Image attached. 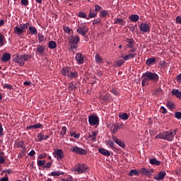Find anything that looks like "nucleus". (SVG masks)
Here are the masks:
<instances>
[{"mask_svg": "<svg viewBox=\"0 0 181 181\" xmlns=\"http://www.w3.org/2000/svg\"><path fill=\"white\" fill-rule=\"evenodd\" d=\"M46 156H47V155H46V153L40 154L38 156V159H45V158H46Z\"/></svg>", "mask_w": 181, "mask_h": 181, "instance_id": "338daca9", "label": "nucleus"}, {"mask_svg": "<svg viewBox=\"0 0 181 181\" xmlns=\"http://www.w3.org/2000/svg\"><path fill=\"white\" fill-rule=\"evenodd\" d=\"M30 26V23H25L24 24H20L14 28V33L17 35V36H21V35H23L25 33V30L28 29Z\"/></svg>", "mask_w": 181, "mask_h": 181, "instance_id": "20e7f679", "label": "nucleus"}, {"mask_svg": "<svg viewBox=\"0 0 181 181\" xmlns=\"http://www.w3.org/2000/svg\"><path fill=\"white\" fill-rule=\"evenodd\" d=\"M177 81H178V83H181V74L177 76Z\"/></svg>", "mask_w": 181, "mask_h": 181, "instance_id": "774afa93", "label": "nucleus"}, {"mask_svg": "<svg viewBox=\"0 0 181 181\" xmlns=\"http://www.w3.org/2000/svg\"><path fill=\"white\" fill-rule=\"evenodd\" d=\"M98 152L99 153H101V155H103V156H111L110 151L105 148H98Z\"/></svg>", "mask_w": 181, "mask_h": 181, "instance_id": "f3484780", "label": "nucleus"}, {"mask_svg": "<svg viewBox=\"0 0 181 181\" xmlns=\"http://www.w3.org/2000/svg\"><path fill=\"white\" fill-rule=\"evenodd\" d=\"M100 16L101 18H106L108 16V11L106 10L101 11L100 13Z\"/></svg>", "mask_w": 181, "mask_h": 181, "instance_id": "c03bdc74", "label": "nucleus"}, {"mask_svg": "<svg viewBox=\"0 0 181 181\" xmlns=\"http://www.w3.org/2000/svg\"><path fill=\"white\" fill-rule=\"evenodd\" d=\"M156 62V58L153 57V58H148L146 61V66H151V64H153Z\"/></svg>", "mask_w": 181, "mask_h": 181, "instance_id": "bb28decb", "label": "nucleus"}, {"mask_svg": "<svg viewBox=\"0 0 181 181\" xmlns=\"http://www.w3.org/2000/svg\"><path fill=\"white\" fill-rule=\"evenodd\" d=\"M70 73H71V67L69 66L64 67L61 70V74L64 76L69 77V76H70Z\"/></svg>", "mask_w": 181, "mask_h": 181, "instance_id": "ddd939ff", "label": "nucleus"}, {"mask_svg": "<svg viewBox=\"0 0 181 181\" xmlns=\"http://www.w3.org/2000/svg\"><path fill=\"white\" fill-rule=\"evenodd\" d=\"M38 40H39V42H43V40H45V36H43V35L39 33L38 34Z\"/></svg>", "mask_w": 181, "mask_h": 181, "instance_id": "052dcab7", "label": "nucleus"}, {"mask_svg": "<svg viewBox=\"0 0 181 181\" xmlns=\"http://www.w3.org/2000/svg\"><path fill=\"white\" fill-rule=\"evenodd\" d=\"M172 95H175L177 98H180L181 100V92L179 91L178 89H173L171 90Z\"/></svg>", "mask_w": 181, "mask_h": 181, "instance_id": "412c9836", "label": "nucleus"}, {"mask_svg": "<svg viewBox=\"0 0 181 181\" xmlns=\"http://www.w3.org/2000/svg\"><path fill=\"white\" fill-rule=\"evenodd\" d=\"M160 111L162 112V114H166L168 112V110H166V108L163 106L160 107Z\"/></svg>", "mask_w": 181, "mask_h": 181, "instance_id": "13d9d810", "label": "nucleus"}, {"mask_svg": "<svg viewBox=\"0 0 181 181\" xmlns=\"http://www.w3.org/2000/svg\"><path fill=\"white\" fill-rule=\"evenodd\" d=\"M141 78H142V82H141L142 87H145L146 86H149V82L148 81V79L142 76H141Z\"/></svg>", "mask_w": 181, "mask_h": 181, "instance_id": "e433bc0d", "label": "nucleus"}, {"mask_svg": "<svg viewBox=\"0 0 181 181\" xmlns=\"http://www.w3.org/2000/svg\"><path fill=\"white\" fill-rule=\"evenodd\" d=\"M139 28L141 32H144V33H146V32H149V30H151V26L149 24L146 23H142L140 24Z\"/></svg>", "mask_w": 181, "mask_h": 181, "instance_id": "9b49d317", "label": "nucleus"}, {"mask_svg": "<svg viewBox=\"0 0 181 181\" xmlns=\"http://www.w3.org/2000/svg\"><path fill=\"white\" fill-rule=\"evenodd\" d=\"M129 19L132 21V22H138V21H139V16L137 14H132L129 16Z\"/></svg>", "mask_w": 181, "mask_h": 181, "instance_id": "c85d7f7f", "label": "nucleus"}, {"mask_svg": "<svg viewBox=\"0 0 181 181\" xmlns=\"http://www.w3.org/2000/svg\"><path fill=\"white\" fill-rule=\"evenodd\" d=\"M32 59V55L29 54H14L13 55V60L15 62V63H18L20 66H24L25 62H27V60H29Z\"/></svg>", "mask_w": 181, "mask_h": 181, "instance_id": "f03ea898", "label": "nucleus"}, {"mask_svg": "<svg viewBox=\"0 0 181 181\" xmlns=\"http://www.w3.org/2000/svg\"><path fill=\"white\" fill-rule=\"evenodd\" d=\"M100 22H101V18H98L93 20V25H97L98 23H100Z\"/></svg>", "mask_w": 181, "mask_h": 181, "instance_id": "bf43d9fd", "label": "nucleus"}, {"mask_svg": "<svg viewBox=\"0 0 181 181\" xmlns=\"http://www.w3.org/2000/svg\"><path fill=\"white\" fill-rule=\"evenodd\" d=\"M5 40V36L0 33V46H4V42Z\"/></svg>", "mask_w": 181, "mask_h": 181, "instance_id": "09e8293b", "label": "nucleus"}, {"mask_svg": "<svg viewBox=\"0 0 181 181\" xmlns=\"http://www.w3.org/2000/svg\"><path fill=\"white\" fill-rule=\"evenodd\" d=\"M1 60L4 63H6V62H9V60H11V54L4 53L1 57Z\"/></svg>", "mask_w": 181, "mask_h": 181, "instance_id": "aec40b11", "label": "nucleus"}, {"mask_svg": "<svg viewBox=\"0 0 181 181\" xmlns=\"http://www.w3.org/2000/svg\"><path fill=\"white\" fill-rule=\"evenodd\" d=\"M88 122L91 127H94L98 124H99L100 119L98 118V116H95L94 115H90L88 116Z\"/></svg>", "mask_w": 181, "mask_h": 181, "instance_id": "6e6552de", "label": "nucleus"}, {"mask_svg": "<svg viewBox=\"0 0 181 181\" xmlns=\"http://www.w3.org/2000/svg\"><path fill=\"white\" fill-rule=\"evenodd\" d=\"M78 18H83L87 19V13L80 11L78 14Z\"/></svg>", "mask_w": 181, "mask_h": 181, "instance_id": "8fccbe9b", "label": "nucleus"}, {"mask_svg": "<svg viewBox=\"0 0 181 181\" xmlns=\"http://www.w3.org/2000/svg\"><path fill=\"white\" fill-rule=\"evenodd\" d=\"M29 30L31 35H37V29H36V27H34V26L29 27Z\"/></svg>", "mask_w": 181, "mask_h": 181, "instance_id": "f704fd0d", "label": "nucleus"}, {"mask_svg": "<svg viewBox=\"0 0 181 181\" xmlns=\"http://www.w3.org/2000/svg\"><path fill=\"white\" fill-rule=\"evenodd\" d=\"M117 23L118 25H124V20H122V18H117V19L115 20L114 24H115V25H117Z\"/></svg>", "mask_w": 181, "mask_h": 181, "instance_id": "37998d69", "label": "nucleus"}, {"mask_svg": "<svg viewBox=\"0 0 181 181\" xmlns=\"http://www.w3.org/2000/svg\"><path fill=\"white\" fill-rule=\"evenodd\" d=\"M165 176H166V172L165 171H160L158 173L156 177H154L155 180L160 181L163 180L165 179Z\"/></svg>", "mask_w": 181, "mask_h": 181, "instance_id": "2eb2a0df", "label": "nucleus"}, {"mask_svg": "<svg viewBox=\"0 0 181 181\" xmlns=\"http://www.w3.org/2000/svg\"><path fill=\"white\" fill-rule=\"evenodd\" d=\"M95 16H97V13H93V11L90 9V12H89V16H88L86 18V19L88 20V19L92 18H95Z\"/></svg>", "mask_w": 181, "mask_h": 181, "instance_id": "a18cd8bd", "label": "nucleus"}, {"mask_svg": "<svg viewBox=\"0 0 181 181\" xmlns=\"http://www.w3.org/2000/svg\"><path fill=\"white\" fill-rule=\"evenodd\" d=\"M166 107H168V108H169V110H175V103H173L172 102H168L166 103Z\"/></svg>", "mask_w": 181, "mask_h": 181, "instance_id": "ea45409f", "label": "nucleus"}, {"mask_svg": "<svg viewBox=\"0 0 181 181\" xmlns=\"http://www.w3.org/2000/svg\"><path fill=\"white\" fill-rule=\"evenodd\" d=\"M103 10V7L101 6L95 5V12H100Z\"/></svg>", "mask_w": 181, "mask_h": 181, "instance_id": "5fc2aeb1", "label": "nucleus"}, {"mask_svg": "<svg viewBox=\"0 0 181 181\" xmlns=\"http://www.w3.org/2000/svg\"><path fill=\"white\" fill-rule=\"evenodd\" d=\"M80 42V37L78 35L71 36L69 39V46L71 49H77V44Z\"/></svg>", "mask_w": 181, "mask_h": 181, "instance_id": "0eeeda50", "label": "nucleus"}, {"mask_svg": "<svg viewBox=\"0 0 181 181\" xmlns=\"http://www.w3.org/2000/svg\"><path fill=\"white\" fill-rule=\"evenodd\" d=\"M61 175H64V173L57 170L51 172L49 174H48V176H61Z\"/></svg>", "mask_w": 181, "mask_h": 181, "instance_id": "393cba45", "label": "nucleus"}, {"mask_svg": "<svg viewBox=\"0 0 181 181\" xmlns=\"http://www.w3.org/2000/svg\"><path fill=\"white\" fill-rule=\"evenodd\" d=\"M126 42L127 43L126 47L128 49H132L134 47V43H135V41H134L132 39L127 38Z\"/></svg>", "mask_w": 181, "mask_h": 181, "instance_id": "a211bd4d", "label": "nucleus"}, {"mask_svg": "<svg viewBox=\"0 0 181 181\" xmlns=\"http://www.w3.org/2000/svg\"><path fill=\"white\" fill-rule=\"evenodd\" d=\"M152 172H153V170H149V169H147L146 168H142L140 169L139 170V173L141 174V175H145L146 176H148V175H150L152 173Z\"/></svg>", "mask_w": 181, "mask_h": 181, "instance_id": "dca6fc26", "label": "nucleus"}, {"mask_svg": "<svg viewBox=\"0 0 181 181\" xmlns=\"http://www.w3.org/2000/svg\"><path fill=\"white\" fill-rule=\"evenodd\" d=\"M88 139H90V141H93V142H95V141H97V132H92L91 134H89L88 136Z\"/></svg>", "mask_w": 181, "mask_h": 181, "instance_id": "6ab92c4d", "label": "nucleus"}, {"mask_svg": "<svg viewBox=\"0 0 181 181\" xmlns=\"http://www.w3.org/2000/svg\"><path fill=\"white\" fill-rule=\"evenodd\" d=\"M48 47L49 49H56L57 47V44L56 43L55 41H49L48 43Z\"/></svg>", "mask_w": 181, "mask_h": 181, "instance_id": "72a5a7b5", "label": "nucleus"}, {"mask_svg": "<svg viewBox=\"0 0 181 181\" xmlns=\"http://www.w3.org/2000/svg\"><path fill=\"white\" fill-rule=\"evenodd\" d=\"M37 165L39 168L42 166H45L46 165V160H37Z\"/></svg>", "mask_w": 181, "mask_h": 181, "instance_id": "4c0bfd02", "label": "nucleus"}, {"mask_svg": "<svg viewBox=\"0 0 181 181\" xmlns=\"http://www.w3.org/2000/svg\"><path fill=\"white\" fill-rule=\"evenodd\" d=\"M66 132H67V127H62V131L60 132V135H62V136H64V135H66Z\"/></svg>", "mask_w": 181, "mask_h": 181, "instance_id": "de8ad7c7", "label": "nucleus"}, {"mask_svg": "<svg viewBox=\"0 0 181 181\" xmlns=\"http://www.w3.org/2000/svg\"><path fill=\"white\" fill-rule=\"evenodd\" d=\"M177 132V129H170L168 131H165L159 133L156 136L157 139H163L164 141H168V142H172Z\"/></svg>", "mask_w": 181, "mask_h": 181, "instance_id": "f257e3e1", "label": "nucleus"}, {"mask_svg": "<svg viewBox=\"0 0 181 181\" xmlns=\"http://www.w3.org/2000/svg\"><path fill=\"white\" fill-rule=\"evenodd\" d=\"M119 118L123 119L124 121H127V119L129 118V115H128V113H120L119 115Z\"/></svg>", "mask_w": 181, "mask_h": 181, "instance_id": "473e14b6", "label": "nucleus"}, {"mask_svg": "<svg viewBox=\"0 0 181 181\" xmlns=\"http://www.w3.org/2000/svg\"><path fill=\"white\" fill-rule=\"evenodd\" d=\"M88 167L86 164H77L74 166V170L76 173V175H81V173H85L87 172Z\"/></svg>", "mask_w": 181, "mask_h": 181, "instance_id": "39448f33", "label": "nucleus"}, {"mask_svg": "<svg viewBox=\"0 0 181 181\" xmlns=\"http://www.w3.org/2000/svg\"><path fill=\"white\" fill-rule=\"evenodd\" d=\"M107 145L111 148V149H115V144L112 141L108 140Z\"/></svg>", "mask_w": 181, "mask_h": 181, "instance_id": "49530a36", "label": "nucleus"}, {"mask_svg": "<svg viewBox=\"0 0 181 181\" xmlns=\"http://www.w3.org/2000/svg\"><path fill=\"white\" fill-rule=\"evenodd\" d=\"M4 156H5V153L0 150V169L2 167L1 165L5 163V158H4Z\"/></svg>", "mask_w": 181, "mask_h": 181, "instance_id": "b1692460", "label": "nucleus"}, {"mask_svg": "<svg viewBox=\"0 0 181 181\" xmlns=\"http://www.w3.org/2000/svg\"><path fill=\"white\" fill-rule=\"evenodd\" d=\"M70 151H71V152H74V153H76L77 155L86 156V155H87V153H88V151H87V150H86L81 147H78L77 146H71L70 148Z\"/></svg>", "mask_w": 181, "mask_h": 181, "instance_id": "423d86ee", "label": "nucleus"}, {"mask_svg": "<svg viewBox=\"0 0 181 181\" xmlns=\"http://www.w3.org/2000/svg\"><path fill=\"white\" fill-rule=\"evenodd\" d=\"M95 62L98 64L103 63V62H104V59H103L101 57V56H100V54H96L95 55Z\"/></svg>", "mask_w": 181, "mask_h": 181, "instance_id": "7c9ffc66", "label": "nucleus"}, {"mask_svg": "<svg viewBox=\"0 0 181 181\" xmlns=\"http://www.w3.org/2000/svg\"><path fill=\"white\" fill-rule=\"evenodd\" d=\"M112 141H114V142H115V144H117V145H119L120 148H122L123 149H124L126 146L125 143H124L121 139H119L115 135H112Z\"/></svg>", "mask_w": 181, "mask_h": 181, "instance_id": "9d476101", "label": "nucleus"}, {"mask_svg": "<svg viewBox=\"0 0 181 181\" xmlns=\"http://www.w3.org/2000/svg\"><path fill=\"white\" fill-rule=\"evenodd\" d=\"M151 165H155L156 166H159L160 165V161L158 160L156 158H151L149 160Z\"/></svg>", "mask_w": 181, "mask_h": 181, "instance_id": "c756f323", "label": "nucleus"}, {"mask_svg": "<svg viewBox=\"0 0 181 181\" xmlns=\"http://www.w3.org/2000/svg\"><path fill=\"white\" fill-rule=\"evenodd\" d=\"M135 56H136V54H135V53H129V54L123 57V60L127 62V60H129V59H134V57H135Z\"/></svg>", "mask_w": 181, "mask_h": 181, "instance_id": "a878e982", "label": "nucleus"}, {"mask_svg": "<svg viewBox=\"0 0 181 181\" xmlns=\"http://www.w3.org/2000/svg\"><path fill=\"white\" fill-rule=\"evenodd\" d=\"M34 125L35 127V129H37L39 128H43V126L40 123H37V124H35Z\"/></svg>", "mask_w": 181, "mask_h": 181, "instance_id": "0e129e2a", "label": "nucleus"}, {"mask_svg": "<svg viewBox=\"0 0 181 181\" xmlns=\"http://www.w3.org/2000/svg\"><path fill=\"white\" fill-rule=\"evenodd\" d=\"M129 176H139V172L137 170H131L129 173Z\"/></svg>", "mask_w": 181, "mask_h": 181, "instance_id": "c9c22d12", "label": "nucleus"}, {"mask_svg": "<svg viewBox=\"0 0 181 181\" xmlns=\"http://www.w3.org/2000/svg\"><path fill=\"white\" fill-rule=\"evenodd\" d=\"M142 77L149 81H153V83H158L159 81V75L155 72L146 71L142 74Z\"/></svg>", "mask_w": 181, "mask_h": 181, "instance_id": "7ed1b4c3", "label": "nucleus"}, {"mask_svg": "<svg viewBox=\"0 0 181 181\" xmlns=\"http://www.w3.org/2000/svg\"><path fill=\"white\" fill-rule=\"evenodd\" d=\"M21 5H24V6H28L29 5V0H21Z\"/></svg>", "mask_w": 181, "mask_h": 181, "instance_id": "4d7b16f0", "label": "nucleus"}, {"mask_svg": "<svg viewBox=\"0 0 181 181\" xmlns=\"http://www.w3.org/2000/svg\"><path fill=\"white\" fill-rule=\"evenodd\" d=\"M23 145H24L23 141L15 142L16 148H23Z\"/></svg>", "mask_w": 181, "mask_h": 181, "instance_id": "58836bf2", "label": "nucleus"}, {"mask_svg": "<svg viewBox=\"0 0 181 181\" xmlns=\"http://www.w3.org/2000/svg\"><path fill=\"white\" fill-rule=\"evenodd\" d=\"M61 180L62 181H73V177L62 178Z\"/></svg>", "mask_w": 181, "mask_h": 181, "instance_id": "e2e57ef3", "label": "nucleus"}, {"mask_svg": "<svg viewBox=\"0 0 181 181\" xmlns=\"http://www.w3.org/2000/svg\"><path fill=\"white\" fill-rule=\"evenodd\" d=\"M175 118H177V119H181V112H176L175 114Z\"/></svg>", "mask_w": 181, "mask_h": 181, "instance_id": "680f3d73", "label": "nucleus"}, {"mask_svg": "<svg viewBox=\"0 0 181 181\" xmlns=\"http://www.w3.org/2000/svg\"><path fill=\"white\" fill-rule=\"evenodd\" d=\"M75 59L79 64H83L84 62V57L83 56L81 52H78L75 57Z\"/></svg>", "mask_w": 181, "mask_h": 181, "instance_id": "4468645a", "label": "nucleus"}, {"mask_svg": "<svg viewBox=\"0 0 181 181\" xmlns=\"http://www.w3.org/2000/svg\"><path fill=\"white\" fill-rule=\"evenodd\" d=\"M70 136H73L76 139H78V138H80V134H76V132H71Z\"/></svg>", "mask_w": 181, "mask_h": 181, "instance_id": "3c124183", "label": "nucleus"}, {"mask_svg": "<svg viewBox=\"0 0 181 181\" xmlns=\"http://www.w3.org/2000/svg\"><path fill=\"white\" fill-rule=\"evenodd\" d=\"M176 23H179V25H181V17L180 16H178L176 17Z\"/></svg>", "mask_w": 181, "mask_h": 181, "instance_id": "69168bd1", "label": "nucleus"}, {"mask_svg": "<svg viewBox=\"0 0 181 181\" xmlns=\"http://www.w3.org/2000/svg\"><path fill=\"white\" fill-rule=\"evenodd\" d=\"M63 30L66 33H70V32H71V29H70L69 26H64Z\"/></svg>", "mask_w": 181, "mask_h": 181, "instance_id": "6e6d98bb", "label": "nucleus"}, {"mask_svg": "<svg viewBox=\"0 0 181 181\" xmlns=\"http://www.w3.org/2000/svg\"><path fill=\"white\" fill-rule=\"evenodd\" d=\"M76 88H77V87L74 86V83H73V82H71L69 84V90H70L71 91H76Z\"/></svg>", "mask_w": 181, "mask_h": 181, "instance_id": "79ce46f5", "label": "nucleus"}, {"mask_svg": "<svg viewBox=\"0 0 181 181\" xmlns=\"http://www.w3.org/2000/svg\"><path fill=\"white\" fill-rule=\"evenodd\" d=\"M76 32L78 35H81V36H86V34L88 33V27L81 25L77 28Z\"/></svg>", "mask_w": 181, "mask_h": 181, "instance_id": "1a4fd4ad", "label": "nucleus"}, {"mask_svg": "<svg viewBox=\"0 0 181 181\" xmlns=\"http://www.w3.org/2000/svg\"><path fill=\"white\" fill-rule=\"evenodd\" d=\"M124 63H125V61H124L123 59H119L116 62V64L119 67H121V66H122V64H124Z\"/></svg>", "mask_w": 181, "mask_h": 181, "instance_id": "603ef678", "label": "nucleus"}, {"mask_svg": "<svg viewBox=\"0 0 181 181\" xmlns=\"http://www.w3.org/2000/svg\"><path fill=\"white\" fill-rule=\"evenodd\" d=\"M113 129H111L112 134H117L118 132V130L120 129V128H122V125H114L112 124Z\"/></svg>", "mask_w": 181, "mask_h": 181, "instance_id": "cd10ccee", "label": "nucleus"}, {"mask_svg": "<svg viewBox=\"0 0 181 181\" xmlns=\"http://www.w3.org/2000/svg\"><path fill=\"white\" fill-rule=\"evenodd\" d=\"M37 142H42V141H45V135L42 132L37 134Z\"/></svg>", "mask_w": 181, "mask_h": 181, "instance_id": "2f4dec72", "label": "nucleus"}, {"mask_svg": "<svg viewBox=\"0 0 181 181\" xmlns=\"http://www.w3.org/2000/svg\"><path fill=\"white\" fill-rule=\"evenodd\" d=\"M63 155H64V153L62 149H57L54 153V156L57 158V160H62L63 159Z\"/></svg>", "mask_w": 181, "mask_h": 181, "instance_id": "f8f14e48", "label": "nucleus"}, {"mask_svg": "<svg viewBox=\"0 0 181 181\" xmlns=\"http://www.w3.org/2000/svg\"><path fill=\"white\" fill-rule=\"evenodd\" d=\"M78 73H77V71H71L69 73V75L68 76V78H78Z\"/></svg>", "mask_w": 181, "mask_h": 181, "instance_id": "4be33fe9", "label": "nucleus"}, {"mask_svg": "<svg viewBox=\"0 0 181 181\" xmlns=\"http://www.w3.org/2000/svg\"><path fill=\"white\" fill-rule=\"evenodd\" d=\"M36 50L37 53H40V54H42V53H45L46 50V47L43 45H37Z\"/></svg>", "mask_w": 181, "mask_h": 181, "instance_id": "5701e85b", "label": "nucleus"}, {"mask_svg": "<svg viewBox=\"0 0 181 181\" xmlns=\"http://www.w3.org/2000/svg\"><path fill=\"white\" fill-rule=\"evenodd\" d=\"M52 162H48L46 163V165H43L42 168H44L45 169H50V168H52Z\"/></svg>", "mask_w": 181, "mask_h": 181, "instance_id": "864d4df0", "label": "nucleus"}, {"mask_svg": "<svg viewBox=\"0 0 181 181\" xmlns=\"http://www.w3.org/2000/svg\"><path fill=\"white\" fill-rule=\"evenodd\" d=\"M159 66L161 69H166V68H168V63H166V62H165V61H161L159 63Z\"/></svg>", "mask_w": 181, "mask_h": 181, "instance_id": "a19ab883", "label": "nucleus"}]
</instances>
